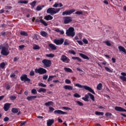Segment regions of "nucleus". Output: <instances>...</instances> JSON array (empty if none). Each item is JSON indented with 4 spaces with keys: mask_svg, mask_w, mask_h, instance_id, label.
<instances>
[{
    "mask_svg": "<svg viewBox=\"0 0 126 126\" xmlns=\"http://www.w3.org/2000/svg\"><path fill=\"white\" fill-rule=\"evenodd\" d=\"M75 86H76V87H79V88H84L85 90L89 91V92H91V93H92V94H94V95L96 94V93H95V92H94V90L92 89V88H91V87H90L81 85L79 84H76L75 85Z\"/></svg>",
    "mask_w": 126,
    "mask_h": 126,
    "instance_id": "1",
    "label": "nucleus"
},
{
    "mask_svg": "<svg viewBox=\"0 0 126 126\" xmlns=\"http://www.w3.org/2000/svg\"><path fill=\"white\" fill-rule=\"evenodd\" d=\"M66 36L68 37H73L75 36V32H74V28L73 27H70L68 30L66 31L65 33Z\"/></svg>",
    "mask_w": 126,
    "mask_h": 126,
    "instance_id": "2",
    "label": "nucleus"
},
{
    "mask_svg": "<svg viewBox=\"0 0 126 126\" xmlns=\"http://www.w3.org/2000/svg\"><path fill=\"white\" fill-rule=\"evenodd\" d=\"M60 10H61V8H49L47 10L46 12L47 13H49L50 14H51V15H54V14H56V13H58V12H59Z\"/></svg>",
    "mask_w": 126,
    "mask_h": 126,
    "instance_id": "3",
    "label": "nucleus"
},
{
    "mask_svg": "<svg viewBox=\"0 0 126 126\" xmlns=\"http://www.w3.org/2000/svg\"><path fill=\"white\" fill-rule=\"evenodd\" d=\"M34 71L35 73H39V74L40 75L45 74V73H47V70L42 67H39L38 69L35 68L34 69Z\"/></svg>",
    "mask_w": 126,
    "mask_h": 126,
    "instance_id": "4",
    "label": "nucleus"
},
{
    "mask_svg": "<svg viewBox=\"0 0 126 126\" xmlns=\"http://www.w3.org/2000/svg\"><path fill=\"white\" fill-rule=\"evenodd\" d=\"M42 63L44 67H50L52 65V62H51V60L44 59L42 60Z\"/></svg>",
    "mask_w": 126,
    "mask_h": 126,
    "instance_id": "5",
    "label": "nucleus"
},
{
    "mask_svg": "<svg viewBox=\"0 0 126 126\" xmlns=\"http://www.w3.org/2000/svg\"><path fill=\"white\" fill-rule=\"evenodd\" d=\"M1 54L2 55V56H8V55H9L8 47H5V46L2 47Z\"/></svg>",
    "mask_w": 126,
    "mask_h": 126,
    "instance_id": "6",
    "label": "nucleus"
},
{
    "mask_svg": "<svg viewBox=\"0 0 126 126\" xmlns=\"http://www.w3.org/2000/svg\"><path fill=\"white\" fill-rule=\"evenodd\" d=\"M73 12H75V9H70L65 10L62 13V15H70L72 14Z\"/></svg>",
    "mask_w": 126,
    "mask_h": 126,
    "instance_id": "7",
    "label": "nucleus"
},
{
    "mask_svg": "<svg viewBox=\"0 0 126 126\" xmlns=\"http://www.w3.org/2000/svg\"><path fill=\"white\" fill-rule=\"evenodd\" d=\"M63 20L64 21V24H68L69 23H70L71 21H72V18L71 17L69 16L63 17Z\"/></svg>",
    "mask_w": 126,
    "mask_h": 126,
    "instance_id": "8",
    "label": "nucleus"
},
{
    "mask_svg": "<svg viewBox=\"0 0 126 126\" xmlns=\"http://www.w3.org/2000/svg\"><path fill=\"white\" fill-rule=\"evenodd\" d=\"M61 61L63 62V63H69V62H70V60L64 55H62Z\"/></svg>",
    "mask_w": 126,
    "mask_h": 126,
    "instance_id": "9",
    "label": "nucleus"
},
{
    "mask_svg": "<svg viewBox=\"0 0 126 126\" xmlns=\"http://www.w3.org/2000/svg\"><path fill=\"white\" fill-rule=\"evenodd\" d=\"M20 79L21 81H24V82H30L31 81V80L27 77V75L26 74H23L20 77Z\"/></svg>",
    "mask_w": 126,
    "mask_h": 126,
    "instance_id": "10",
    "label": "nucleus"
},
{
    "mask_svg": "<svg viewBox=\"0 0 126 126\" xmlns=\"http://www.w3.org/2000/svg\"><path fill=\"white\" fill-rule=\"evenodd\" d=\"M64 40H63V38H61L60 39H55L54 40V43L56 44V45H63V42Z\"/></svg>",
    "mask_w": 126,
    "mask_h": 126,
    "instance_id": "11",
    "label": "nucleus"
},
{
    "mask_svg": "<svg viewBox=\"0 0 126 126\" xmlns=\"http://www.w3.org/2000/svg\"><path fill=\"white\" fill-rule=\"evenodd\" d=\"M54 114L55 115H67V113L61 110H57L54 111Z\"/></svg>",
    "mask_w": 126,
    "mask_h": 126,
    "instance_id": "12",
    "label": "nucleus"
},
{
    "mask_svg": "<svg viewBox=\"0 0 126 126\" xmlns=\"http://www.w3.org/2000/svg\"><path fill=\"white\" fill-rule=\"evenodd\" d=\"M11 104L9 103H6L4 104V107H3V110L5 112H7L8 110H9V108H10Z\"/></svg>",
    "mask_w": 126,
    "mask_h": 126,
    "instance_id": "13",
    "label": "nucleus"
},
{
    "mask_svg": "<svg viewBox=\"0 0 126 126\" xmlns=\"http://www.w3.org/2000/svg\"><path fill=\"white\" fill-rule=\"evenodd\" d=\"M115 110L117 111L118 112H125L126 113V110L120 106H115Z\"/></svg>",
    "mask_w": 126,
    "mask_h": 126,
    "instance_id": "14",
    "label": "nucleus"
},
{
    "mask_svg": "<svg viewBox=\"0 0 126 126\" xmlns=\"http://www.w3.org/2000/svg\"><path fill=\"white\" fill-rule=\"evenodd\" d=\"M118 50L119 52H122V53H124L125 55H126V50L125 47L122 46H118Z\"/></svg>",
    "mask_w": 126,
    "mask_h": 126,
    "instance_id": "15",
    "label": "nucleus"
},
{
    "mask_svg": "<svg viewBox=\"0 0 126 126\" xmlns=\"http://www.w3.org/2000/svg\"><path fill=\"white\" fill-rule=\"evenodd\" d=\"M55 123V120L54 119H49L48 121L47 122V126H51L53 124Z\"/></svg>",
    "mask_w": 126,
    "mask_h": 126,
    "instance_id": "16",
    "label": "nucleus"
},
{
    "mask_svg": "<svg viewBox=\"0 0 126 126\" xmlns=\"http://www.w3.org/2000/svg\"><path fill=\"white\" fill-rule=\"evenodd\" d=\"M89 94L90 93H88L87 94H86L85 95V97H83L82 98V100H84V101H85L86 102H89Z\"/></svg>",
    "mask_w": 126,
    "mask_h": 126,
    "instance_id": "17",
    "label": "nucleus"
},
{
    "mask_svg": "<svg viewBox=\"0 0 126 126\" xmlns=\"http://www.w3.org/2000/svg\"><path fill=\"white\" fill-rule=\"evenodd\" d=\"M40 35L42 36V37H44V38H47L49 36L48 33L46 32L45 31H41L40 32Z\"/></svg>",
    "mask_w": 126,
    "mask_h": 126,
    "instance_id": "18",
    "label": "nucleus"
},
{
    "mask_svg": "<svg viewBox=\"0 0 126 126\" xmlns=\"http://www.w3.org/2000/svg\"><path fill=\"white\" fill-rule=\"evenodd\" d=\"M63 88H64L65 90H73V87L69 85H65Z\"/></svg>",
    "mask_w": 126,
    "mask_h": 126,
    "instance_id": "19",
    "label": "nucleus"
},
{
    "mask_svg": "<svg viewBox=\"0 0 126 126\" xmlns=\"http://www.w3.org/2000/svg\"><path fill=\"white\" fill-rule=\"evenodd\" d=\"M79 56H80V57H81V58L83 59H84V60H89V57H88V56H86L85 54L79 53Z\"/></svg>",
    "mask_w": 126,
    "mask_h": 126,
    "instance_id": "20",
    "label": "nucleus"
},
{
    "mask_svg": "<svg viewBox=\"0 0 126 126\" xmlns=\"http://www.w3.org/2000/svg\"><path fill=\"white\" fill-rule=\"evenodd\" d=\"M53 18V16H51V15H48L44 17V19L47 21L52 20Z\"/></svg>",
    "mask_w": 126,
    "mask_h": 126,
    "instance_id": "21",
    "label": "nucleus"
},
{
    "mask_svg": "<svg viewBox=\"0 0 126 126\" xmlns=\"http://www.w3.org/2000/svg\"><path fill=\"white\" fill-rule=\"evenodd\" d=\"M64 70L65 71V72H69V73H72V70L69 67H64Z\"/></svg>",
    "mask_w": 126,
    "mask_h": 126,
    "instance_id": "22",
    "label": "nucleus"
},
{
    "mask_svg": "<svg viewBox=\"0 0 126 126\" xmlns=\"http://www.w3.org/2000/svg\"><path fill=\"white\" fill-rule=\"evenodd\" d=\"M37 98V96H28L27 97V99L28 101H31L32 100H34V99H36Z\"/></svg>",
    "mask_w": 126,
    "mask_h": 126,
    "instance_id": "23",
    "label": "nucleus"
},
{
    "mask_svg": "<svg viewBox=\"0 0 126 126\" xmlns=\"http://www.w3.org/2000/svg\"><path fill=\"white\" fill-rule=\"evenodd\" d=\"M72 60H77V61H78L79 63H82L83 62L82 60H81V59L78 57H72Z\"/></svg>",
    "mask_w": 126,
    "mask_h": 126,
    "instance_id": "24",
    "label": "nucleus"
},
{
    "mask_svg": "<svg viewBox=\"0 0 126 126\" xmlns=\"http://www.w3.org/2000/svg\"><path fill=\"white\" fill-rule=\"evenodd\" d=\"M43 7H45V5H42L41 6H37L36 8V10L37 11H40V10H42Z\"/></svg>",
    "mask_w": 126,
    "mask_h": 126,
    "instance_id": "25",
    "label": "nucleus"
},
{
    "mask_svg": "<svg viewBox=\"0 0 126 126\" xmlns=\"http://www.w3.org/2000/svg\"><path fill=\"white\" fill-rule=\"evenodd\" d=\"M54 105V102L53 101H48L45 103V105L46 106V107H49V106H53Z\"/></svg>",
    "mask_w": 126,
    "mask_h": 126,
    "instance_id": "26",
    "label": "nucleus"
},
{
    "mask_svg": "<svg viewBox=\"0 0 126 126\" xmlns=\"http://www.w3.org/2000/svg\"><path fill=\"white\" fill-rule=\"evenodd\" d=\"M49 46L50 48L51 49V50H57V47H56V45L50 43L49 44Z\"/></svg>",
    "mask_w": 126,
    "mask_h": 126,
    "instance_id": "27",
    "label": "nucleus"
},
{
    "mask_svg": "<svg viewBox=\"0 0 126 126\" xmlns=\"http://www.w3.org/2000/svg\"><path fill=\"white\" fill-rule=\"evenodd\" d=\"M46 92H47V90H46V89H44L42 88H40L38 91V92L39 93H41V92H42L43 93H46Z\"/></svg>",
    "mask_w": 126,
    "mask_h": 126,
    "instance_id": "28",
    "label": "nucleus"
},
{
    "mask_svg": "<svg viewBox=\"0 0 126 126\" xmlns=\"http://www.w3.org/2000/svg\"><path fill=\"white\" fill-rule=\"evenodd\" d=\"M20 35L21 36H25L26 37H27L28 36V33L26 32L22 31L20 32Z\"/></svg>",
    "mask_w": 126,
    "mask_h": 126,
    "instance_id": "29",
    "label": "nucleus"
},
{
    "mask_svg": "<svg viewBox=\"0 0 126 126\" xmlns=\"http://www.w3.org/2000/svg\"><path fill=\"white\" fill-rule=\"evenodd\" d=\"M102 87H103L102 83H99L96 87V89L97 90H101V89H102Z\"/></svg>",
    "mask_w": 126,
    "mask_h": 126,
    "instance_id": "30",
    "label": "nucleus"
},
{
    "mask_svg": "<svg viewBox=\"0 0 126 126\" xmlns=\"http://www.w3.org/2000/svg\"><path fill=\"white\" fill-rule=\"evenodd\" d=\"M5 67V63L4 62H2L0 63V68L1 69H4Z\"/></svg>",
    "mask_w": 126,
    "mask_h": 126,
    "instance_id": "31",
    "label": "nucleus"
},
{
    "mask_svg": "<svg viewBox=\"0 0 126 126\" xmlns=\"http://www.w3.org/2000/svg\"><path fill=\"white\" fill-rule=\"evenodd\" d=\"M11 112L14 114H16L17 113H18V109L16 108H13L11 109Z\"/></svg>",
    "mask_w": 126,
    "mask_h": 126,
    "instance_id": "32",
    "label": "nucleus"
},
{
    "mask_svg": "<svg viewBox=\"0 0 126 126\" xmlns=\"http://www.w3.org/2000/svg\"><path fill=\"white\" fill-rule=\"evenodd\" d=\"M28 0H19L18 2V3H24L25 4H27L28 3Z\"/></svg>",
    "mask_w": 126,
    "mask_h": 126,
    "instance_id": "33",
    "label": "nucleus"
},
{
    "mask_svg": "<svg viewBox=\"0 0 126 126\" xmlns=\"http://www.w3.org/2000/svg\"><path fill=\"white\" fill-rule=\"evenodd\" d=\"M36 2H37L36 1V0H34L30 3V5L32 6V8H34V7H35V5H36Z\"/></svg>",
    "mask_w": 126,
    "mask_h": 126,
    "instance_id": "34",
    "label": "nucleus"
},
{
    "mask_svg": "<svg viewBox=\"0 0 126 126\" xmlns=\"http://www.w3.org/2000/svg\"><path fill=\"white\" fill-rule=\"evenodd\" d=\"M89 94L90 99H91V100H92L93 101H95V97L93 95V94H91L90 93Z\"/></svg>",
    "mask_w": 126,
    "mask_h": 126,
    "instance_id": "35",
    "label": "nucleus"
},
{
    "mask_svg": "<svg viewBox=\"0 0 126 126\" xmlns=\"http://www.w3.org/2000/svg\"><path fill=\"white\" fill-rule=\"evenodd\" d=\"M54 77H56V75L49 76V77L47 80L48 82H49V81H51V80H53V78H54Z\"/></svg>",
    "mask_w": 126,
    "mask_h": 126,
    "instance_id": "36",
    "label": "nucleus"
},
{
    "mask_svg": "<svg viewBox=\"0 0 126 126\" xmlns=\"http://www.w3.org/2000/svg\"><path fill=\"white\" fill-rule=\"evenodd\" d=\"M105 70H106V71H107L108 72H110V73H112V72H113V69H111L108 67H105Z\"/></svg>",
    "mask_w": 126,
    "mask_h": 126,
    "instance_id": "37",
    "label": "nucleus"
},
{
    "mask_svg": "<svg viewBox=\"0 0 126 126\" xmlns=\"http://www.w3.org/2000/svg\"><path fill=\"white\" fill-rule=\"evenodd\" d=\"M40 23H42V24H43L44 26H48V24L43 19H40Z\"/></svg>",
    "mask_w": 126,
    "mask_h": 126,
    "instance_id": "38",
    "label": "nucleus"
},
{
    "mask_svg": "<svg viewBox=\"0 0 126 126\" xmlns=\"http://www.w3.org/2000/svg\"><path fill=\"white\" fill-rule=\"evenodd\" d=\"M95 114L97 116H103L104 115V113L103 112H98V111H96L95 112Z\"/></svg>",
    "mask_w": 126,
    "mask_h": 126,
    "instance_id": "39",
    "label": "nucleus"
},
{
    "mask_svg": "<svg viewBox=\"0 0 126 126\" xmlns=\"http://www.w3.org/2000/svg\"><path fill=\"white\" fill-rule=\"evenodd\" d=\"M46 57H47V58H54V57H55V54H46Z\"/></svg>",
    "mask_w": 126,
    "mask_h": 126,
    "instance_id": "40",
    "label": "nucleus"
},
{
    "mask_svg": "<svg viewBox=\"0 0 126 126\" xmlns=\"http://www.w3.org/2000/svg\"><path fill=\"white\" fill-rule=\"evenodd\" d=\"M75 14H77L78 15H82V14H83V12L77 11L75 13Z\"/></svg>",
    "mask_w": 126,
    "mask_h": 126,
    "instance_id": "41",
    "label": "nucleus"
},
{
    "mask_svg": "<svg viewBox=\"0 0 126 126\" xmlns=\"http://www.w3.org/2000/svg\"><path fill=\"white\" fill-rule=\"evenodd\" d=\"M73 96L75 97V98H80L81 97L79 94L76 93L73 94Z\"/></svg>",
    "mask_w": 126,
    "mask_h": 126,
    "instance_id": "42",
    "label": "nucleus"
},
{
    "mask_svg": "<svg viewBox=\"0 0 126 126\" xmlns=\"http://www.w3.org/2000/svg\"><path fill=\"white\" fill-rule=\"evenodd\" d=\"M33 50H40V46L37 45H35L33 47Z\"/></svg>",
    "mask_w": 126,
    "mask_h": 126,
    "instance_id": "43",
    "label": "nucleus"
},
{
    "mask_svg": "<svg viewBox=\"0 0 126 126\" xmlns=\"http://www.w3.org/2000/svg\"><path fill=\"white\" fill-rule=\"evenodd\" d=\"M38 86H40V87H47V85H46V84H44V83H39Z\"/></svg>",
    "mask_w": 126,
    "mask_h": 126,
    "instance_id": "44",
    "label": "nucleus"
},
{
    "mask_svg": "<svg viewBox=\"0 0 126 126\" xmlns=\"http://www.w3.org/2000/svg\"><path fill=\"white\" fill-rule=\"evenodd\" d=\"M30 76H34L35 75V72L32 70L30 72Z\"/></svg>",
    "mask_w": 126,
    "mask_h": 126,
    "instance_id": "45",
    "label": "nucleus"
},
{
    "mask_svg": "<svg viewBox=\"0 0 126 126\" xmlns=\"http://www.w3.org/2000/svg\"><path fill=\"white\" fill-rule=\"evenodd\" d=\"M105 44H106V45H107V46H108L109 47H111V46H112V44L108 40L106 41L105 42Z\"/></svg>",
    "mask_w": 126,
    "mask_h": 126,
    "instance_id": "46",
    "label": "nucleus"
},
{
    "mask_svg": "<svg viewBox=\"0 0 126 126\" xmlns=\"http://www.w3.org/2000/svg\"><path fill=\"white\" fill-rule=\"evenodd\" d=\"M63 109L64 110H66V111H71V110H72L71 108L69 107H65V106H63Z\"/></svg>",
    "mask_w": 126,
    "mask_h": 126,
    "instance_id": "47",
    "label": "nucleus"
},
{
    "mask_svg": "<svg viewBox=\"0 0 126 126\" xmlns=\"http://www.w3.org/2000/svg\"><path fill=\"white\" fill-rule=\"evenodd\" d=\"M120 78L123 81L126 82V77L125 76H120Z\"/></svg>",
    "mask_w": 126,
    "mask_h": 126,
    "instance_id": "48",
    "label": "nucleus"
},
{
    "mask_svg": "<svg viewBox=\"0 0 126 126\" xmlns=\"http://www.w3.org/2000/svg\"><path fill=\"white\" fill-rule=\"evenodd\" d=\"M32 94H34V95L37 94V90L36 89H33L32 90Z\"/></svg>",
    "mask_w": 126,
    "mask_h": 126,
    "instance_id": "49",
    "label": "nucleus"
},
{
    "mask_svg": "<svg viewBox=\"0 0 126 126\" xmlns=\"http://www.w3.org/2000/svg\"><path fill=\"white\" fill-rule=\"evenodd\" d=\"M26 123H27V121L21 122L20 126H25V124H26Z\"/></svg>",
    "mask_w": 126,
    "mask_h": 126,
    "instance_id": "50",
    "label": "nucleus"
},
{
    "mask_svg": "<svg viewBox=\"0 0 126 126\" xmlns=\"http://www.w3.org/2000/svg\"><path fill=\"white\" fill-rule=\"evenodd\" d=\"M64 46H68L69 45V43H68V40L67 39H65L64 42Z\"/></svg>",
    "mask_w": 126,
    "mask_h": 126,
    "instance_id": "51",
    "label": "nucleus"
},
{
    "mask_svg": "<svg viewBox=\"0 0 126 126\" xmlns=\"http://www.w3.org/2000/svg\"><path fill=\"white\" fill-rule=\"evenodd\" d=\"M82 41H83V43H84V44H87L89 43L88 40H87V39L86 38H83Z\"/></svg>",
    "mask_w": 126,
    "mask_h": 126,
    "instance_id": "52",
    "label": "nucleus"
},
{
    "mask_svg": "<svg viewBox=\"0 0 126 126\" xmlns=\"http://www.w3.org/2000/svg\"><path fill=\"white\" fill-rule=\"evenodd\" d=\"M9 98L10 100H11L12 101H14V100H15V99H16V96L12 95L10 96Z\"/></svg>",
    "mask_w": 126,
    "mask_h": 126,
    "instance_id": "53",
    "label": "nucleus"
},
{
    "mask_svg": "<svg viewBox=\"0 0 126 126\" xmlns=\"http://www.w3.org/2000/svg\"><path fill=\"white\" fill-rule=\"evenodd\" d=\"M68 53L69 54H72V55H75V54H76L75 51H74V50H69Z\"/></svg>",
    "mask_w": 126,
    "mask_h": 126,
    "instance_id": "54",
    "label": "nucleus"
},
{
    "mask_svg": "<svg viewBox=\"0 0 126 126\" xmlns=\"http://www.w3.org/2000/svg\"><path fill=\"white\" fill-rule=\"evenodd\" d=\"M76 42H78L80 46H83V42L81 40H77Z\"/></svg>",
    "mask_w": 126,
    "mask_h": 126,
    "instance_id": "55",
    "label": "nucleus"
},
{
    "mask_svg": "<svg viewBox=\"0 0 126 126\" xmlns=\"http://www.w3.org/2000/svg\"><path fill=\"white\" fill-rule=\"evenodd\" d=\"M65 83H66V84H70V83H71V81H70V80H69L67 79H66L65 80Z\"/></svg>",
    "mask_w": 126,
    "mask_h": 126,
    "instance_id": "56",
    "label": "nucleus"
},
{
    "mask_svg": "<svg viewBox=\"0 0 126 126\" xmlns=\"http://www.w3.org/2000/svg\"><path fill=\"white\" fill-rule=\"evenodd\" d=\"M5 87H6V90H9V89H10V88H11L10 85H9L8 84L5 85Z\"/></svg>",
    "mask_w": 126,
    "mask_h": 126,
    "instance_id": "57",
    "label": "nucleus"
},
{
    "mask_svg": "<svg viewBox=\"0 0 126 126\" xmlns=\"http://www.w3.org/2000/svg\"><path fill=\"white\" fill-rule=\"evenodd\" d=\"M77 104H78V105H79V106H83V103L79 101H76Z\"/></svg>",
    "mask_w": 126,
    "mask_h": 126,
    "instance_id": "58",
    "label": "nucleus"
},
{
    "mask_svg": "<svg viewBox=\"0 0 126 126\" xmlns=\"http://www.w3.org/2000/svg\"><path fill=\"white\" fill-rule=\"evenodd\" d=\"M8 121H9V118H8V117H5L3 119V122H8Z\"/></svg>",
    "mask_w": 126,
    "mask_h": 126,
    "instance_id": "59",
    "label": "nucleus"
},
{
    "mask_svg": "<svg viewBox=\"0 0 126 126\" xmlns=\"http://www.w3.org/2000/svg\"><path fill=\"white\" fill-rule=\"evenodd\" d=\"M106 117H111L112 116V113H110L109 112H106L105 113Z\"/></svg>",
    "mask_w": 126,
    "mask_h": 126,
    "instance_id": "60",
    "label": "nucleus"
},
{
    "mask_svg": "<svg viewBox=\"0 0 126 126\" xmlns=\"http://www.w3.org/2000/svg\"><path fill=\"white\" fill-rule=\"evenodd\" d=\"M43 79H44V80H46V79H48V75H43Z\"/></svg>",
    "mask_w": 126,
    "mask_h": 126,
    "instance_id": "61",
    "label": "nucleus"
},
{
    "mask_svg": "<svg viewBox=\"0 0 126 126\" xmlns=\"http://www.w3.org/2000/svg\"><path fill=\"white\" fill-rule=\"evenodd\" d=\"M59 4L58 3H55L53 5V7H58L59 6Z\"/></svg>",
    "mask_w": 126,
    "mask_h": 126,
    "instance_id": "62",
    "label": "nucleus"
},
{
    "mask_svg": "<svg viewBox=\"0 0 126 126\" xmlns=\"http://www.w3.org/2000/svg\"><path fill=\"white\" fill-rule=\"evenodd\" d=\"M54 110H55V109H54V108H53L52 107H49V111H50V112H54Z\"/></svg>",
    "mask_w": 126,
    "mask_h": 126,
    "instance_id": "63",
    "label": "nucleus"
},
{
    "mask_svg": "<svg viewBox=\"0 0 126 126\" xmlns=\"http://www.w3.org/2000/svg\"><path fill=\"white\" fill-rule=\"evenodd\" d=\"M121 75L122 76H124V77H126V72H122L121 73Z\"/></svg>",
    "mask_w": 126,
    "mask_h": 126,
    "instance_id": "64",
    "label": "nucleus"
}]
</instances>
